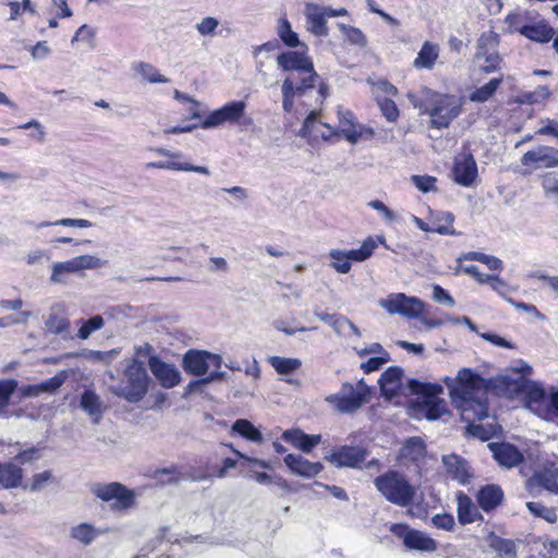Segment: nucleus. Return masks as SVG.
<instances>
[{
  "label": "nucleus",
  "instance_id": "45",
  "mask_svg": "<svg viewBox=\"0 0 558 558\" xmlns=\"http://www.w3.org/2000/svg\"><path fill=\"white\" fill-rule=\"evenodd\" d=\"M526 508L535 518L544 519L548 523H555L557 520L555 509L538 501H527Z\"/></svg>",
  "mask_w": 558,
  "mask_h": 558
},
{
  "label": "nucleus",
  "instance_id": "40",
  "mask_svg": "<svg viewBox=\"0 0 558 558\" xmlns=\"http://www.w3.org/2000/svg\"><path fill=\"white\" fill-rule=\"evenodd\" d=\"M277 35L279 36L281 41L290 48H294L300 45L299 36L292 29L291 24L287 19L278 20Z\"/></svg>",
  "mask_w": 558,
  "mask_h": 558
},
{
  "label": "nucleus",
  "instance_id": "48",
  "mask_svg": "<svg viewBox=\"0 0 558 558\" xmlns=\"http://www.w3.org/2000/svg\"><path fill=\"white\" fill-rule=\"evenodd\" d=\"M104 325V318L100 315H95L82 324L77 331V338L86 340L93 332L101 329Z\"/></svg>",
  "mask_w": 558,
  "mask_h": 558
},
{
  "label": "nucleus",
  "instance_id": "44",
  "mask_svg": "<svg viewBox=\"0 0 558 558\" xmlns=\"http://www.w3.org/2000/svg\"><path fill=\"white\" fill-rule=\"evenodd\" d=\"M270 365L279 374H291L301 367V361L292 357L271 356L269 359Z\"/></svg>",
  "mask_w": 558,
  "mask_h": 558
},
{
  "label": "nucleus",
  "instance_id": "27",
  "mask_svg": "<svg viewBox=\"0 0 558 558\" xmlns=\"http://www.w3.org/2000/svg\"><path fill=\"white\" fill-rule=\"evenodd\" d=\"M476 499L482 510L488 512L501 504L504 492L498 485H486L478 490Z\"/></svg>",
  "mask_w": 558,
  "mask_h": 558
},
{
  "label": "nucleus",
  "instance_id": "1",
  "mask_svg": "<svg viewBox=\"0 0 558 558\" xmlns=\"http://www.w3.org/2000/svg\"><path fill=\"white\" fill-rule=\"evenodd\" d=\"M445 383L462 420L469 424L468 432L482 440L489 439L500 429L496 423L475 424V421L488 417L487 391L495 390L499 393L507 389L511 391L519 388V385L506 375L485 379L466 367L461 368L456 378L447 377Z\"/></svg>",
  "mask_w": 558,
  "mask_h": 558
},
{
  "label": "nucleus",
  "instance_id": "51",
  "mask_svg": "<svg viewBox=\"0 0 558 558\" xmlns=\"http://www.w3.org/2000/svg\"><path fill=\"white\" fill-rule=\"evenodd\" d=\"M72 260L77 272L86 269L100 268L105 264V262H102L99 257L94 255H80L73 257Z\"/></svg>",
  "mask_w": 558,
  "mask_h": 558
},
{
  "label": "nucleus",
  "instance_id": "14",
  "mask_svg": "<svg viewBox=\"0 0 558 558\" xmlns=\"http://www.w3.org/2000/svg\"><path fill=\"white\" fill-rule=\"evenodd\" d=\"M366 458V450L362 447L342 446L325 457L337 468L359 469Z\"/></svg>",
  "mask_w": 558,
  "mask_h": 558
},
{
  "label": "nucleus",
  "instance_id": "55",
  "mask_svg": "<svg viewBox=\"0 0 558 558\" xmlns=\"http://www.w3.org/2000/svg\"><path fill=\"white\" fill-rule=\"evenodd\" d=\"M465 258L471 259V260L481 262V263L485 264L489 269H494V270L501 269V267H502L501 259H499L495 256L480 253V252H470L466 254Z\"/></svg>",
  "mask_w": 558,
  "mask_h": 558
},
{
  "label": "nucleus",
  "instance_id": "59",
  "mask_svg": "<svg viewBox=\"0 0 558 558\" xmlns=\"http://www.w3.org/2000/svg\"><path fill=\"white\" fill-rule=\"evenodd\" d=\"M390 361V355L388 352H385L383 355L377 357H371L366 362L361 364V368L365 373H372L379 369L384 364Z\"/></svg>",
  "mask_w": 558,
  "mask_h": 558
},
{
  "label": "nucleus",
  "instance_id": "28",
  "mask_svg": "<svg viewBox=\"0 0 558 558\" xmlns=\"http://www.w3.org/2000/svg\"><path fill=\"white\" fill-rule=\"evenodd\" d=\"M457 500V513L458 519L461 524H469L475 522L481 514L473 504L472 499L465 495L463 492H458L456 494Z\"/></svg>",
  "mask_w": 558,
  "mask_h": 558
},
{
  "label": "nucleus",
  "instance_id": "49",
  "mask_svg": "<svg viewBox=\"0 0 558 558\" xmlns=\"http://www.w3.org/2000/svg\"><path fill=\"white\" fill-rule=\"evenodd\" d=\"M330 326L338 335L347 336V331L349 330L352 331L356 337L361 336L360 329L352 322L337 314H333Z\"/></svg>",
  "mask_w": 558,
  "mask_h": 558
},
{
  "label": "nucleus",
  "instance_id": "42",
  "mask_svg": "<svg viewBox=\"0 0 558 558\" xmlns=\"http://www.w3.org/2000/svg\"><path fill=\"white\" fill-rule=\"evenodd\" d=\"M70 535L81 544L89 545L95 539L97 533L93 525L80 523L71 529Z\"/></svg>",
  "mask_w": 558,
  "mask_h": 558
},
{
  "label": "nucleus",
  "instance_id": "9",
  "mask_svg": "<svg viewBox=\"0 0 558 558\" xmlns=\"http://www.w3.org/2000/svg\"><path fill=\"white\" fill-rule=\"evenodd\" d=\"M379 306L390 315H400L405 318L421 317L425 304L417 298L404 293H391L378 302Z\"/></svg>",
  "mask_w": 558,
  "mask_h": 558
},
{
  "label": "nucleus",
  "instance_id": "62",
  "mask_svg": "<svg viewBox=\"0 0 558 558\" xmlns=\"http://www.w3.org/2000/svg\"><path fill=\"white\" fill-rule=\"evenodd\" d=\"M207 269L211 274H226L229 270V265L223 257H210Z\"/></svg>",
  "mask_w": 558,
  "mask_h": 558
},
{
  "label": "nucleus",
  "instance_id": "34",
  "mask_svg": "<svg viewBox=\"0 0 558 558\" xmlns=\"http://www.w3.org/2000/svg\"><path fill=\"white\" fill-rule=\"evenodd\" d=\"M148 168L156 169H166L172 171H185V172H196L204 175H210V170L204 166H194L189 162H178V161H155L147 163Z\"/></svg>",
  "mask_w": 558,
  "mask_h": 558
},
{
  "label": "nucleus",
  "instance_id": "36",
  "mask_svg": "<svg viewBox=\"0 0 558 558\" xmlns=\"http://www.w3.org/2000/svg\"><path fill=\"white\" fill-rule=\"evenodd\" d=\"M232 430L255 444H262L264 440L260 430L256 428L248 420H236L232 425Z\"/></svg>",
  "mask_w": 558,
  "mask_h": 558
},
{
  "label": "nucleus",
  "instance_id": "33",
  "mask_svg": "<svg viewBox=\"0 0 558 558\" xmlns=\"http://www.w3.org/2000/svg\"><path fill=\"white\" fill-rule=\"evenodd\" d=\"M425 456V445L420 437H410L400 448L398 458L417 461Z\"/></svg>",
  "mask_w": 558,
  "mask_h": 558
},
{
  "label": "nucleus",
  "instance_id": "54",
  "mask_svg": "<svg viewBox=\"0 0 558 558\" xmlns=\"http://www.w3.org/2000/svg\"><path fill=\"white\" fill-rule=\"evenodd\" d=\"M542 186L548 199L558 203V175L549 173L543 177Z\"/></svg>",
  "mask_w": 558,
  "mask_h": 558
},
{
  "label": "nucleus",
  "instance_id": "35",
  "mask_svg": "<svg viewBox=\"0 0 558 558\" xmlns=\"http://www.w3.org/2000/svg\"><path fill=\"white\" fill-rule=\"evenodd\" d=\"M519 32L526 38L538 43H547L554 36V29L547 24L524 25Z\"/></svg>",
  "mask_w": 558,
  "mask_h": 558
},
{
  "label": "nucleus",
  "instance_id": "3",
  "mask_svg": "<svg viewBox=\"0 0 558 558\" xmlns=\"http://www.w3.org/2000/svg\"><path fill=\"white\" fill-rule=\"evenodd\" d=\"M408 387L413 393L422 396V399L414 405L418 417L435 421L448 412L446 401L438 398V395L442 392L441 386L411 379Z\"/></svg>",
  "mask_w": 558,
  "mask_h": 558
},
{
  "label": "nucleus",
  "instance_id": "41",
  "mask_svg": "<svg viewBox=\"0 0 558 558\" xmlns=\"http://www.w3.org/2000/svg\"><path fill=\"white\" fill-rule=\"evenodd\" d=\"M51 270L50 281L52 283H65L66 277L70 274L77 272L72 258L65 262H57L52 264Z\"/></svg>",
  "mask_w": 558,
  "mask_h": 558
},
{
  "label": "nucleus",
  "instance_id": "16",
  "mask_svg": "<svg viewBox=\"0 0 558 558\" xmlns=\"http://www.w3.org/2000/svg\"><path fill=\"white\" fill-rule=\"evenodd\" d=\"M521 163L535 169L556 167L558 166V149L550 146H538L526 151L521 158Z\"/></svg>",
  "mask_w": 558,
  "mask_h": 558
},
{
  "label": "nucleus",
  "instance_id": "26",
  "mask_svg": "<svg viewBox=\"0 0 558 558\" xmlns=\"http://www.w3.org/2000/svg\"><path fill=\"white\" fill-rule=\"evenodd\" d=\"M520 388L525 393L526 407L538 416L546 417L541 410L542 402L545 400V390L536 381H524Z\"/></svg>",
  "mask_w": 558,
  "mask_h": 558
},
{
  "label": "nucleus",
  "instance_id": "19",
  "mask_svg": "<svg viewBox=\"0 0 558 558\" xmlns=\"http://www.w3.org/2000/svg\"><path fill=\"white\" fill-rule=\"evenodd\" d=\"M148 366L163 388L175 387L181 380V374L178 368L172 364L161 361L157 356L149 357Z\"/></svg>",
  "mask_w": 558,
  "mask_h": 558
},
{
  "label": "nucleus",
  "instance_id": "23",
  "mask_svg": "<svg viewBox=\"0 0 558 558\" xmlns=\"http://www.w3.org/2000/svg\"><path fill=\"white\" fill-rule=\"evenodd\" d=\"M304 14L307 31L319 37L328 35V27L326 26L327 17L324 12V7L315 3H307Z\"/></svg>",
  "mask_w": 558,
  "mask_h": 558
},
{
  "label": "nucleus",
  "instance_id": "29",
  "mask_svg": "<svg viewBox=\"0 0 558 558\" xmlns=\"http://www.w3.org/2000/svg\"><path fill=\"white\" fill-rule=\"evenodd\" d=\"M80 407L93 418L94 423H99L104 413V407L98 395L92 390H85L81 396Z\"/></svg>",
  "mask_w": 558,
  "mask_h": 558
},
{
  "label": "nucleus",
  "instance_id": "10",
  "mask_svg": "<svg viewBox=\"0 0 558 558\" xmlns=\"http://www.w3.org/2000/svg\"><path fill=\"white\" fill-rule=\"evenodd\" d=\"M499 45V36L493 31L484 32L476 43L475 59L483 60L480 69L485 73L496 71L500 63V57L497 51Z\"/></svg>",
  "mask_w": 558,
  "mask_h": 558
},
{
  "label": "nucleus",
  "instance_id": "50",
  "mask_svg": "<svg viewBox=\"0 0 558 558\" xmlns=\"http://www.w3.org/2000/svg\"><path fill=\"white\" fill-rule=\"evenodd\" d=\"M329 257L332 259L330 266L340 274H348L351 269V264L348 259L344 251L340 250H331L329 252Z\"/></svg>",
  "mask_w": 558,
  "mask_h": 558
},
{
  "label": "nucleus",
  "instance_id": "11",
  "mask_svg": "<svg viewBox=\"0 0 558 558\" xmlns=\"http://www.w3.org/2000/svg\"><path fill=\"white\" fill-rule=\"evenodd\" d=\"M92 492L104 501H111L114 510L129 509L134 504V493L120 483L95 484Z\"/></svg>",
  "mask_w": 558,
  "mask_h": 558
},
{
  "label": "nucleus",
  "instance_id": "7",
  "mask_svg": "<svg viewBox=\"0 0 558 558\" xmlns=\"http://www.w3.org/2000/svg\"><path fill=\"white\" fill-rule=\"evenodd\" d=\"M299 73L303 76L298 82H295L293 73L288 74L282 82V108L286 112L292 111L295 96L306 94L307 90L316 86L319 80V75L314 68L313 71H301Z\"/></svg>",
  "mask_w": 558,
  "mask_h": 558
},
{
  "label": "nucleus",
  "instance_id": "52",
  "mask_svg": "<svg viewBox=\"0 0 558 558\" xmlns=\"http://www.w3.org/2000/svg\"><path fill=\"white\" fill-rule=\"evenodd\" d=\"M339 28L341 29L342 34L345 36V38L352 44L356 45L359 47H365L367 44L366 36L363 34V32L356 27H352L345 24H339Z\"/></svg>",
  "mask_w": 558,
  "mask_h": 558
},
{
  "label": "nucleus",
  "instance_id": "13",
  "mask_svg": "<svg viewBox=\"0 0 558 558\" xmlns=\"http://www.w3.org/2000/svg\"><path fill=\"white\" fill-rule=\"evenodd\" d=\"M222 357L208 351L189 350L183 356L184 369L194 376H204L210 366L217 369L221 366Z\"/></svg>",
  "mask_w": 558,
  "mask_h": 558
},
{
  "label": "nucleus",
  "instance_id": "60",
  "mask_svg": "<svg viewBox=\"0 0 558 558\" xmlns=\"http://www.w3.org/2000/svg\"><path fill=\"white\" fill-rule=\"evenodd\" d=\"M412 181L414 185L423 193L433 191L436 183V179L429 175H413Z\"/></svg>",
  "mask_w": 558,
  "mask_h": 558
},
{
  "label": "nucleus",
  "instance_id": "15",
  "mask_svg": "<svg viewBox=\"0 0 558 558\" xmlns=\"http://www.w3.org/2000/svg\"><path fill=\"white\" fill-rule=\"evenodd\" d=\"M441 460L451 480L458 482L460 485L470 484L473 478V472L465 459L456 453H450L442 456Z\"/></svg>",
  "mask_w": 558,
  "mask_h": 558
},
{
  "label": "nucleus",
  "instance_id": "37",
  "mask_svg": "<svg viewBox=\"0 0 558 558\" xmlns=\"http://www.w3.org/2000/svg\"><path fill=\"white\" fill-rule=\"evenodd\" d=\"M56 482L54 476L51 471L46 470L43 472L35 473L25 484L24 489L37 493L47 488L49 485Z\"/></svg>",
  "mask_w": 558,
  "mask_h": 558
},
{
  "label": "nucleus",
  "instance_id": "47",
  "mask_svg": "<svg viewBox=\"0 0 558 558\" xmlns=\"http://www.w3.org/2000/svg\"><path fill=\"white\" fill-rule=\"evenodd\" d=\"M135 71L149 83H168L169 78L161 75L151 64L140 62L135 65Z\"/></svg>",
  "mask_w": 558,
  "mask_h": 558
},
{
  "label": "nucleus",
  "instance_id": "20",
  "mask_svg": "<svg viewBox=\"0 0 558 558\" xmlns=\"http://www.w3.org/2000/svg\"><path fill=\"white\" fill-rule=\"evenodd\" d=\"M278 68L283 72L313 71L314 63L304 51H286L281 52L276 59Z\"/></svg>",
  "mask_w": 558,
  "mask_h": 558
},
{
  "label": "nucleus",
  "instance_id": "63",
  "mask_svg": "<svg viewBox=\"0 0 558 558\" xmlns=\"http://www.w3.org/2000/svg\"><path fill=\"white\" fill-rule=\"evenodd\" d=\"M432 521L436 527L446 531H450L454 525L453 517L448 513L436 514L433 517Z\"/></svg>",
  "mask_w": 558,
  "mask_h": 558
},
{
  "label": "nucleus",
  "instance_id": "30",
  "mask_svg": "<svg viewBox=\"0 0 558 558\" xmlns=\"http://www.w3.org/2000/svg\"><path fill=\"white\" fill-rule=\"evenodd\" d=\"M405 547L412 550L433 553L437 549V543L425 533L412 530L405 535Z\"/></svg>",
  "mask_w": 558,
  "mask_h": 558
},
{
  "label": "nucleus",
  "instance_id": "61",
  "mask_svg": "<svg viewBox=\"0 0 558 558\" xmlns=\"http://www.w3.org/2000/svg\"><path fill=\"white\" fill-rule=\"evenodd\" d=\"M368 206L378 211L388 222H391L396 219V214L379 199L371 201Z\"/></svg>",
  "mask_w": 558,
  "mask_h": 558
},
{
  "label": "nucleus",
  "instance_id": "6",
  "mask_svg": "<svg viewBox=\"0 0 558 558\" xmlns=\"http://www.w3.org/2000/svg\"><path fill=\"white\" fill-rule=\"evenodd\" d=\"M425 93L432 97L433 107L424 108L430 116L432 125L437 129L447 128L460 114L463 100L453 95L434 94L429 89Z\"/></svg>",
  "mask_w": 558,
  "mask_h": 558
},
{
  "label": "nucleus",
  "instance_id": "38",
  "mask_svg": "<svg viewBox=\"0 0 558 558\" xmlns=\"http://www.w3.org/2000/svg\"><path fill=\"white\" fill-rule=\"evenodd\" d=\"M47 331L68 338L70 336V320L58 314H50L45 322Z\"/></svg>",
  "mask_w": 558,
  "mask_h": 558
},
{
  "label": "nucleus",
  "instance_id": "64",
  "mask_svg": "<svg viewBox=\"0 0 558 558\" xmlns=\"http://www.w3.org/2000/svg\"><path fill=\"white\" fill-rule=\"evenodd\" d=\"M433 300L440 304H448L449 306L454 305V301L450 294L438 284L433 287Z\"/></svg>",
  "mask_w": 558,
  "mask_h": 558
},
{
  "label": "nucleus",
  "instance_id": "18",
  "mask_svg": "<svg viewBox=\"0 0 558 558\" xmlns=\"http://www.w3.org/2000/svg\"><path fill=\"white\" fill-rule=\"evenodd\" d=\"M452 173L459 185L471 186L477 177V166L473 156L463 154L456 157Z\"/></svg>",
  "mask_w": 558,
  "mask_h": 558
},
{
  "label": "nucleus",
  "instance_id": "8",
  "mask_svg": "<svg viewBox=\"0 0 558 558\" xmlns=\"http://www.w3.org/2000/svg\"><path fill=\"white\" fill-rule=\"evenodd\" d=\"M338 118V129L326 122L320 123L325 129H328V134H323L324 141H328L332 136H343L350 144L355 145L360 142L364 133H367L369 137L374 134L373 130L356 124L353 113L349 110L339 109Z\"/></svg>",
  "mask_w": 558,
  "mask_h": 558
},
{
  "label": "nucleus",
  "instance_id": "58",
  "mask_svg": "<svg viewBox=\"0 0 558 558\" xmlns=\"http://www.w3.org/2000/svg\"><path fill=\"white\" fill-rule=\"evenodd\" d=\"M65 375L63 372L57 374L56 376L48 378L44 380L43 383L38 384L41 393L49 392L52 393L57 391L64 383Z\"/></svg>",
  "mask_w": 558,
  "mask_h": 558
},
{
  "label": "nucleus",
  "instance_id": "56",
  "mask_svg": "<svg viewBox=\"0 0 558 558\" xmlns=\"http://www.w3.org/2000/svg\"><path fill=\"white\" fill-rule=\"evenodd\" d=\"M17 387L15 379L0 380V409L9 404L11 396Z\"/></svg>",
  "mask_w": 558,
  "mask_h": 558
},
{
  "label": "nucleus",
  "instance_id": "43",
  "mask_svg": "<svg viewBox=\"0 0 558 558\" xmlns=\"http://www.w3.org/2000/svg\"><path fill=\"white\" fill-rule=\"evenodd\" d=\"M376 248V243L373 239L368 238L363 242L361 247L356 250L344 251L348 256L349 262H364L368 257L372 256L374 250Z\"/></svg>",
  "mask_w": 558,
  "mask_h": 558
},
{
  "label": "nucleus",
  "instance_id": "31",
  "mask_svg": "<svg viewBox=\"0 0 558 558\" xmlns=\"http://www.w3.org/2000/svg\"><path fill=\"white\" fill-rule=\"evenodd\" d=\"M438 57L439 46L430 41H425L413 61V66L415 69L430 70L435 65Z\"/></svg>",
  "mask_w": 558,
  "mask_h": 558
},
{
  "label": "nucleus",
  "instance_id": "46",
  "mask_svg": "<svg viewBox=\"0 0 558 558\" xmlns=\"http://www.w3.org/2000/svg\"><path fill=\"white\" fill-rule=\"evenodd\" d=\"M220 25V21L214 16L202 17L196 24L195 29L201 37H215L217 29Z\"/></svg>",
  "mask_w": 558,
  "mask_h": 558
},
{
  "label": "nucleus",
  "instance_id": "39",
  "mask_svg": "<svg viewBox=\"0 0 558 558\" xmlns=\"http://www.w3.org/2000/svg\"><path fill=\"white\" fill-rule=\"evenodd\" d=\"M502 82V77H494L488 83L476 88L471 95L470 100L474 102L487 101L497 90Z\"/></svg>",
  "mask_w": 558,
  "mask_h": 558
},
{
  "label": "nucleus",
  "instance_id": "5",
  "mask_svg": "<svg viewBox=\"0 0 558 558\" xmlns=\"http://www.w3.org/2000/svg\"><path fill=\"white\" fill-rule=\"evenodd\" d=\"M369 399L371 389L361 379L356 385L348 383L342 385L341 390L336 395L328 396L326 401L340 413H352L368 403Z\"/></svg>",
  "mask_w": 558,
  "mask_h": 558
},
{
  "label": "nucleus",
  "instance_id": "12",
  "mask_svg": "<svg viewBox=\"0 0 558 558\" xmlns=\"http://www.w3.org/2000/svg\"><path fill=\"white\" fill-rule=\"evenodd\" d=\"M245 109L246 102L244 100L227 102L221 108L210 111L201 122L199 126L208 130L217 128L223 123H236L243 118Z\"/></svg>",
  "mask_w": 558,
  "mask_h": 558
},
{
  "label": "nucleus",
  "instance_id": "24",
  "mask_svg": "<svg viewBox=\"0 0 558 558\" xmlns=\"http://www.w3.org/2000/svg\"><path fill=\"white\" fill-rule=\"evenodd\" d=\"M403 371L398 366H391L384 372L378 380L383 396L391 400L399 395Z\"/></svg>",
  "mask_w": 558,
  "mask_h": 558
},
{
  "label": "nucleus",
  "instance_id": "53",
  "mask_svg": "<svg viewBox=\"0 0 558 558\" xmlns=\"http://www.w3.org/2000/svg\"><path fill=\"white\" fill-rule=\"evenodd\" d=\"M493 548L498 554L499 558H517L515 545L509 539H495Z\"/></svg>",
  "mask_w": 558,
  "mask_h": 558
},
{
  "label": "nucleus",
  "instance_id": "17",
  "mask_svg": "<svg viewBox=\"0 0 558 558\" xmlns=\"http://www.w3.org/2000/svg\"><path fill=\"white\" fill-rule=\"evenodd\" d=\"M525 486L530 494L538 486L551 494H558V466L554 463L544 466L525 482Z\"/></svg>",
  "mask_w": 558,
  "mask_h": 558
},
{
  "label": "nucleus",
  "instance_id": "22",
  "mask_svg": "<svg viewBox=\"0 0 558 558\" xmlns=\"http://www.w3.org/2000/svg\"><path fill=\"white\" fill-rule=\"evenodd\" d=\"M283 461L293 474L302 477H314L323 470L320 462H311L302 456L289 453L284 457Z\"/></svg>",
  "mask_w": 558,
  "mask_h": 558
},
{
  "label": "nucleus",
  "instance_id": "57",
  "mask_svg": "<svg viewBox=\"0 0 558 558\" xmlns=\"http://www.w3.org/2000/svg\"><path fill=\"white\" fill-rule=\"evenodd\" d=\"M378 106L388 121H396L399 116V110L393 100L389 98H378Z\"/></svg>",
  "mask_w": 558,
  "mask_h": 558
},
{
  "label": "nucleus",
  "instance_id": "21",
  "mask_svg": "<svg viewBox=\"0 0 558 558\" xmlns=\"http://www.w3.org/2000/svg\"><path fill=\"white\" fill-rule=\"evenodd\" d=\"M494 454L495 460L499 465L511 469L520 464L523 460V454L518 448L508 442H492L488 445Z\"/></svg>",
  "mask_w": 558,
  "mask_h": 558
},
{
  "label": "nucleus",
  "instance_id": "25",
  "mask_svg": "<svg viewBox=\"0 0 558 558\" xmlns=\"http://www.w3.org/2000/svg\"><path fill=\"white\" fill-rule=\"evenodd\" d=\"M282 438L304 452H311L322 441L320 435H307L300 429L284 430Z\"/></svg>",
  "mask_w": 558,
  "mask_h": 558
},
{
  "label": "nucleus",
  "instance_id": "2",
  "mask_svg": "<svg viewBox=\"0 0 558 558\" xmlns=\"http://www.w3.org/2000/svg\"><path fill=\"white\" fill-rule=\"evenodd\" d=\"M374 485L387 501L396 506L409 507L414 501L416 488L399 471L389 470L377 476Z\"/></svg>",
  "mask_w": 558,
  "mask_h": 558
},
{
  "label": "nucleus",
  "instance_id": "32",
  "mask_svg": "<svg viewBox=\"0 0 558 558\" xmlns=\"http://www.w3.org/2000/svg\"><path fill=\"white\" fill-rule=\"evenodd\" d=\"M23 472L12 462L0 463V485L4 488H14L21 485Z\"/></svg>",
  "mask_w": 558,
  "mask_h": 558
},
{
  "label": "nucleus",
  "instance_id": "4",
  "mask_svg": "<svg viewBox=\"0 0 558 558\" xmlns=\"http://www.w3.org/2000/svg\"><path fill=\"white\" fill-rule=\"evenodd\" d=\"M125 383L112 387L113 395L135 403L141 401L148 390V375L142 362L133 360L125 368Z\"/></svg>",
  "mask_w": 558,
  "mask_h": 558
}]
</instances>
